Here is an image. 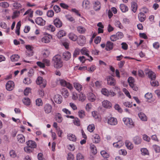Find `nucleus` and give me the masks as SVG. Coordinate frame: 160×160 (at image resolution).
Returning a JSON list of instances; mask_svg holds the SVG:
<instances>
[{"mask_svg": "<svg viewBox=\"0 0 160 160\" xmlns=\"http://www.w3.org/2000/svg\"><path fill=\"white\" fill-rule=\"evenodd\" d=\"M74 156L71 153H69L68 155L67 160H73Z\"/></svg>", "mask_w": 160, "mask_h": 160, "instance_id": "338daca9", "label": "nucleus"}, {"mask_svg": "<svg viewBox=\"0 0 160 160\" xmlns=\"http://www.w3.org/2000/svg\"><path fill=\"white\" fill-rule=\"evenodd\" d=\"M54 24L57 28H61L62 25V23L61 20L58 18H57L54 19L53 21Z\"/></svg>", "mask_w": 160, "mask_h": 160, "instance_id": "f8f14e48", "label": "nucleus"}, {"mask_svg": "<svg viewBox=\"0 0 160 160\" xmlns=\"http://www.w3.org/2000/svg\"><path fill=\"white\" fill-rule=\"evenodd\" d=\"M90 148L91 152L94 154L97 153V150L95 146L93 144H91Z\"/></svg>", "mask_w": 160, "mask_h": 160, "instance_id": "ea45409f", "label": "nucleus"}, {"mask_svg": "<svg viewBox=\"0 0 160 160\" xmlns=\"http://www.w3.org/2000/svg\"><path fill=\"white\" fill-rule=\"evenodd\" d=\"M128 81L130 86L134 90L137 91L138 90V88L136 87V85L134 84L135 80L133 78L131 77H129Z\"/></svg>", "mask_w": 160, "mask_h": 160, "instance_id": "20e7f679", "label": "nucleus"}, {"mask_svg": "<svg viewBox=\"0 0 160 160\" xmlns=\"http://www.w3.org/2000/svg\"><path fill=\"white\" fill-rule=\"evenodd\" d=\"M78 114L80 118H83L85 116L84 112L82 110H81L79 111Z\"/></svg>", "mask_w": 160, "mask_h": 160, "instance_id": "bf43d9fd", "label": "nucleus"}, {"mask_svg": "<svg viewBox=\"0 0 160 160\" xmlns=\"http://www.w3.org/2000/svg\"><path fill=\"white\" fill-rule=\"evenodd\" d=\"M125 144L126 147L128 149L132 150L133 148V144L129 141L126 140Z\"/></svg>", "mask_w": 160, "mask_h": 160, "instance_id": "bb28decb", "label": "nucleus"}, {"mask_svg": "<svg viewBox=\"0 0 160 160\" xmlns=\"http://www.w3.org/2000/svg\"><path fill=\"white\" fill-rule=\"evenodd\" d=\"M58 82L62 86L66 87L70 90H72L73 89L72 85L64 79H59Z\"/></svg>", "mask_w": 160, "mask_h": 160, "instance_id": "7ed1b4c3", "label": "nucleus"}, {"mask_svg": "<svg viewBox=\"0 0 160 160\" xmlns=\"http://www.w3.org/2000/svg\"><path fill=\"white\" fill-rule=\"evenodd\" d=\"M25 47L27 49L26 53L27 54L30 56H32L33 53L32 47L29 45H26Z\"/></svg>", "mask_w": 160, "mask_h": 160, "instance_id": "ddd939ff", "label": "nucleus"}, {"mask_svg": "<svg viewBox=\"0 0 160 160\" xmlns=\"http://www.w3.org/2000/svg\"><path fill=\"white\" fill-rule=\"evenodd\" d=\"M14 82L11 81H8L6 84V89L9 91L12 90L14 88Z\"/></svg>", "mask_w": 160, "mask_h": 160, "instance_id": "423d86ee", "label": "nucleus"}, {"mask_svg": "<svg viewBox=\"0 0 160 160\" xmlns=\"http://www.w3.org/2000/svg\"><path fill=\"white\" fill-rule=\"evenodd\" d=\"M26 144L29 147H31L33 149L37 147V144L35 142L32 140H28Z\"/></svg>", "mask_w": 160, "mask_h": 160, "instance_id": "2eb2a0df", "label": "nucleus"}, {"mask_svg": "<svg viewBox=\"0 0 160 160\" xmlns=\"http://www.w3.org/2000/svg\"><path fill=\"white\" fill-rule=\"evenodd\" d=\"M138 116L141 120L143 121H147V117L144 113L140 112L138 113Z\"/></svg>", "mask_w": 160, "mask_h": 160, "instance_id": "a211bd4d", "label": "nucleus"}, {"mask_svg": "<svg viewBox=\"0 0 160 160\" xmlns=\"http://www.w3.org/2000/svg\"><path fill=\"white\" fill-rule=\"evenodd\" d=\"M80 51L82 54L85 55L87 56H88L89 52L86 48L85 47L83 48Z\"/></svg>", "mask_w": 160, "mask_h": 160, "instance_id": "72a5a7b5", "label": "nucleus"}, {"mask_svg": "<svg viewBox=\"0 0 160 160\" xmlns=\"http://www.w3.org/2000/svg\"><path fill=\"white\" fill-rule=\"evenodd\" d=\"M150 84L153 87L158 86L159 85L158 81H156L155 79H152L151 80Z\"/></svg>", "mask_w": 160, "mask_h": 160, "instance_id": "e433bc0d", "label": "nucleus"}, {"mask_svg": "<svg viewBox=\"0 0 160 160\" xmlns=\"http://www.w3.org/2000/svg\"><path fill=\"white\" fill-rule=\"evenodd\" d=\"M124 124L128 128H132L134 127V122L132 119L128 118H124L122 119Z\"/></svg>", "mask_w": 160, "mask_h": 160, "instance_id": "f03ea898", "label": "nucleus"}, {"mask_svg": "<svg viewBox=\"0 0 160 160\" xmlns=\"http://www.w3.org/2000/svg\"><path fill=\"white\" fill-rule=\"evenodd\" d=\"M72 98L74 100H76L78 99V94L75 92H72Z\"/></svg>", "mask_w": 160, "mask_h": 160, "instance_id": "69168bd1", "label": "nucleus"}, {"mask_svg": "<svg viewBox=\"0 0 160 160\" xmlns=\"http://www.w3.org/2000/svg\"><path fill=\"white\" fill-rule=\"evenodd\" d=\"M51 37L50 36H45L42 38L41 41L45 43H48L50 41Z\"/></svg>", "mask_w": 160, "mask_h": 160, "instance_id": "7c9ffc66", "label": "nucleus"}, {"mask_svg": "<svg viewBox=\"0 0 160 160\" xmlns=\"http://www.w3.org/2000/svg\"><path fill=\"white\" fill-rule=\"evenodd\" d=\"M133 142L136 144H140L141 142V138L138 136L135 137L133 139Z\"/></svg>", "mask_w": 160, "mask_h": 160, "instance_id": "c85d7f7f", "label": "nucleus"}, {"mask_svg": "<svg viewBox=\"0 0 160 160\" xmlns=\"http://www.w3.org/2000/svg\"><path fill=\"white\" fill-rule=\"evenodd\" d=\"M96 69V67L95 65H92L90 67L87 68V70L90 72H93Z\"/></svg>", "mask_w": 160, "mask_h": 160, "instance_id": "13d9d810", "label": "nucleus"}, {"mask_svg": "<svg viewBox=\"0 0 160 160\" xmlns=\"http://www.w3.org/2000/svg\"><path fill=\"white\" fill-rule=\"evenodd\" d=\"M88 95V99L90 101L92 102L95 100L96 99V97L92 93L89 92Z\"/></svg>", "mask_w": 160, "mask_h": 160, "instance_id": "5701e85b", "label": "nucleus"}, {"mask_svg": "<svg viewBox=\"0 0 160 160\" xmlns=\"http://www.w3.org/2000/svg\"><path fill=\"white\" fill-rule=\"evenodd\" d=\"M36 103L37 105L39 106L42 105V100L40 98H38L36 100Z\"/></svg>", "mask_w": 160, "mask_h": 160, "instance_id": "0e129e2a", "label": "nucleus"}, {"mask_svg": "<svg viewBox=\"0 0 160 160\" xmlns=\"http://www.w3.org/2000/svg\"><path fill=\"white\" fill-rule=\"evenodd\" d=\"M82 6L85 9H89L91 7L89 1L88 0H84L82 3Z\"/></svg>", "mask_w": 160, "mask_h": 160, "instance_id": "4468645a", "label": "nucleus"}, {"mask_svg": "<svg viewBox=\"0 0 160 160\" xmlns=\"http://www.w3.org/2000/svg\"><path fill=\"white\" fill-rule=\"evenodd\" d=\"M80 50L78 48H76L74 51L73 53V56L74 58H76L80 52Z\"/></svg>", "mask_w": 160, "mask_h": 160, "instance_id": "4d7b16f0", "label": "nucleus"}, {"mask_svg": "<svg viewBox=\"0 0 160 160\" xmlns=\"http://www.w3.org/2000/svg\"><path fill=\"white\" fill-rule=\"evenodd\" d=\"M54 15V12L52 10H48L47 13V15L48 17H52Z\"/></svg>", "mask_w": 160, "mask_h": 160, "instance_id": "603ef678", "label": "nucleus"}, {"mask_svg": "<svg viewBox=\"0 0 160 160\" xmlns=\"http://www.w3.org/2000/svg\"><path fill=\"white\" fill-rule=\"evenodd\" d=\"M62 120L63 118L61 114L59 113H58L57 115V117L56 118L57 121L59 123H61L62 122Z\"/></svg>", "mask_w": 160, "mask_h": 160, "instance_id": "6e6d98bb", "label": "nucleus"}, {"mask_svg": "<svg viewBox=\"0 0 160 160\" xmlns=\"http://www.w3.org/2000/svg\"><path fill=\"white\" fill-rule=\"evenodd\" d=\"M23 103L27 106L30 105L31 102L30 99L28 98H24L22 100Z\"/></svg>", "mask_w": 160, "mask_h": 160, "instance_id": "37998d69", "label": "nucleus"}, {"mask_svg": "<svg viewBox=\"0 0 160 160\" xmlns=\"http://www.w3.org/2000/svg\"><path fill=\"white\" fill-rule=\"evenodd\" d=\"M118 121L115 118H111V125H115L117 124Z\"/></svg>", "mask_w": 160, "mask_h": 160, "instance_id": "de8ad7c7", "label": "nucleus"}, {"mask_svg": "<svg viewBox=\"0 0 160 160\" xmlns=\"http://www.w3.org/2000/svg\"><path fill=\"white\" fill-rule=\"evenodd\" d=\"M62 95L65 98H67L69 95V93L66 88L62 89Z\"/></svg>", "mask_w": 160, "mask_h": 160, "instance_id": "4c0bfd02", "label": "nucleus"}, {"mask_svg": "<svg viewBox=\"0 0 160 160\" xmlns=\"http://www.w3.org/2000/svg\"><path fill=\"white\" fill-rule=\"evenodd\" d=\"M86 39L85 37L83 35H80L78 38L77 42L81 46H83L86 43Z\"/></svg>", "mask_w": 160, "mask_h": 160, "instance_id": "39448f33", "label": "nucleus"}, {"mask_svg": "<svg viewBox=\"0 0 160 160\" xmlns=\"http://www.w3.org/2000/svg\"><path fill=\"white\" fill-rule=\"evenodd\" d=\"M115 25L116 26L120 29H122L123 28V26L122 25L121 23L119 20H117L115 21Z\"/></svg>", "mask_w": 160, "mask_h": 160, "instance_id": "3c124183", "label": "nucleus"}, {"mask_svg": "<svg viewBox=\"0 0 160 160\" xmlns=\"http://www.w3.org/2000/svg\"><path fill=\"white\" fill-rule=\"evenodd\" d=\"M53 65L54 67L57 68H59L63 66V62L61 56L58 55L54 56L53 58Z\"/></svg>", "mask_w": 160, "mask_h": 160, "instance_id": "f257e3e1", "label": "nucleus"}, {"mask_svg": "<svg viewBox=\"0 0 160 160\" xmlns=\"http://www.w3.org/2000/svg\"><path fill=\"white\" fill-rule=\"evenodd\" d=\"M101 8L100 3L97 1L95 2L93 7L95 11H97L100 10Z\"/></svg>", "mask_w": 160, "mask_h": 160, "instance_id": "473e14b6", "label": "nucleus"}, {"mask_svg": "<svg viewBox=\"0 0 160 160\" xmlns=\"http://www.w3.org/2000/svg\"><path fill=\"white\" fill-rule=\"evenodd\" d=\"M53 100L55 102L60 104L62 102V97L59 94H56L54 96Z\"/></svg>", "mask_w": 160, "mask_h": 160, "instance_id": "dca6fc26", "label": "nucleus"}, {"mask_svg": "<svg viewBox=\"0 0 160 160\" xmlns=\"http://www.w3.org/2000/svg\"><path fill=\"white\" fill-rule=\"evenodd\" d=\"M62 56L65 60L67 61L70 58L71 54L69 52L65 51L63 53Z\"/></svg>", "mask_w": 160, "mask_h": 160, "instance_id": "6ab92c4d", "label": "nucleus"}, {"mask_svg": "<svg viewBox=\"0 0 160 160\" xmlns=\"http://www.w3.org/2000/svg\"><path fill=\"white\" fill-rule=\"evenodd\" d=\"M146 73L148 75V78L151 79H155L156 76L155 73L151 70H148V72H146Z\"/></svg>", "mask_w": 160, "mask_h": 160, "instance_id": "1a4fd4ad", "label": "nucleus"}, {"mask_svg": "<svg viewBox=\"0 0 160 160\" xmlns=\"http://www.w3.org/2000/svg\"><path fill=\"white\" fill-rule=\"evenodd\" d=\"M120 8L123 12H125L128 10V7L123 4H121L119 6Z\"/></svg>", "mask_w": 160, "mask_h": 160, "instance_id": "a878e982", "label": "nucleus"}, {"mask_svg": "<svg viewBox=\"0 0 160 160\" xmlns=\"http://www.w3.org/2000/svg\"><path fill=\"white\" fill-rule=\"evenodd\" d=\"M17 140L19 142L23 143L25 142V138L22 134H18L17 136Z\"/></svg>", "mask_w": 160, "mask_h": 160, "instance_id": "f3484780", "label": "nucleus"}, {"mask_svg": "<svg viewBox=\"0 0 160 160\" xmlns=\"http://www.w3.org/2000/svg\"><path fill=\"white\" fill-rule=\"evenodd\" d=\"M36 83L37 84L41 85L42 84V87L43 88L45 87L46 85V83L45 81H44L42 78L41 77H39L37 78L36 80Z\"/></svg>", "mask_w": 160, "mask_h": 160, "instance_id": "9d476101", "label": "nucleus"}, {"mask_svg": "<svg viewBox=\"0 0 160 160\" xmlns=\"http://www.w3.org/2000/svg\"><path fill=\"white\" fill-rule=\"evenodd\" d=\"M100 153L102 156L105 158H108L110 156L109 154L105 151H101Z\"/></svg>", "mask_w": 160, "mask_h": 160, "instance_id": "79ce46f5", "label": "nucleus"}, {"mask_svg": "<svg viewBox=\"0 0 160 160\" xmlns=\"http://www.w3.org/2000/svg\"><path fill=\"white\" fill-rule=\"evenodd\" d=\"M73 123L74 124L77 126H79L80 125V121L78 118H75L73 120Z\"/></svg>", "mask_w": 160, "mask_h": 160, "instance_id": "5fc2aeb1", "label": "nucleus"}, {"mask_svg": "<svg viewBox=\"0 0 160 160\" xmlns=\"http://www.w3.org/2000/svg\"><path fill=\"white\" fill-rule=\"evenodd\" d=\"M67 138L69 140L72 142H75L77 139V138L75 135L72 133L68 134L67 135Z\"/></svg>", "mask_w": 160, "mask_h": 160, "instance_id": "b1692460", "label": "nucleus"}, {"mask_svg": "<svg viewBox=\"0 0 160 160\" xmlns=\"http://www.w3.org/2000/svg\"><path fill=\"white\" fill-rule=\"evenodd\" d=\"M121 141H119L116 142L114 143L113 145L115 147L120 148L122 146L123 144L121 143Z\"/></svg>", "mask_w": 160, "mask_h": 160, "instance_id": "c03bdc74", "label": "nucleus"}, {"mask_svg": "<svg viewBox=\"0 0 160 160\" xmlns=\"http://www.w3.org/2000/svg\"><path fill=\"white\" fill-rule=\"evenodd\" d=\"M114 108L116 110H117L119 112L121 113L122 112V110L118 104H116Z\"/></svg>", "mask_w": 160, "mask_h": 160, "instance_id": "052dcab7", "label": "nucleus"}, {"mask_svg": "<svg viewBox=\"0 0 160 160\" xmlns=\"http://www.w3.org/2000/svg\"><path fill=\"white\" fill-rule=\"evenodd\" d=\"M138 18L139 20L141 22H143L146 19V16L144 13L141 12L138 14Z\"/></svg>", "mask_w": 160, "mask_h": 160, "instance_id": "393cba45", "label": "nucleus"}, {"mask_svg": "<svg viewBox=\"0 0 160 160\" xmlns=\"http://www.w3.org/2000/svg\"><path fill=\"white\" fill-rule=\"evenodd\" d=\"M69 38L73 41H75L78 39L77 36L73 33L71 32L68 34Z\"/></svg>", "mask_w": 160, "mask_h": 160, "instance_id": "aec40b11", "label": "nucleus"}, {"mask_svg": "<svg viewBox=\"0 0 160 160\" xmlns=\"http://www.w3.org/2000/svg\"><path fill=\"white\" fill-rule=\"evenodd\" d=\"M33 12L31 9H29L25 12L23 15L24 16L28 15L30 18H32L33 17Z\"/></svg>", "mask_w": 160, "mask_h": 160, "instance_id": "c9c22d12", "label": "nucleus"}, {"mask_svg": "<svg viewBox=\"0 0 160 160\" xmlns=\"http://www.w3.org/2000/svg\"><path fill=\"white\" fill-rule=\"evenodd\" d=\"M95 129V126L94 124L89 125L87 127V130L90 132H92Z\"/></svg>", "mask_w": 160, "mask_h": 160, "instance_id": "a18cd8bd", "label": "nucleus"}, {"mask_svg": "<svg viewBox=\"0 0 160 160\" xmlns=\"http://www.w3.org/2000/svg\"><path fill=\"white\" fill-rule=\"evenodd\" d=\"M19 58V56L18 54H13L10 57V59L12 62H16L18 60Z\"/></svg>", "mask_w": 160, "mask_h": 160, "instance_id": "f704fd0d", "label": "nucleus"}, {"mask_svg": "<svg viewBox=\"0 0 160 160\" xmlns=\"http://www.w3.org/2000/svg\"><path fill=\"white\" fill-rule=\"evenodd\" d=\"M140 151L141 152V154L142 155L145 156L149 154L148 151L146 148H142Z\"/></svg>", "mask_w": 160, "mask_h": 160, "instance_id": "a19ab883", "label": "nucleus"}, {"mask_svg": "<svg viewBox=\"0 0 160 160\" xmlns=\"http://www.w3.org/2000/svg\"><path fill=\"white\" fill-rule=\"evenodd\" d=\"M77 29L78 32L81 34L84 33L86 31V28L81 26L78 27Z\"/></svg>", "mask_w": 160, "mask_h": 160, "instance_id": "4be33fe9", "label": "nucleus"}, {"mask_svg": "<svg viewBox=\"0 0 160 160\" xmlns=\"http://www.w3.org/2000/svg\"><path fill=\"white\" fill-rule=\"evenodd\" d=\"M93 142L96 143H98L100 141V138L99 136L97 134H94L93 136Z\"/></svg>", "mask_w": 160, "mask_h": 160, "instance_id": "2f4dec72", "label": "nucleus"}, {"mask_svg": "<svg viewBox=\"0 0 160 160\" xmlns=\"http://www.w3.org/2000/svg\"><path fill=\"white\" fill-rule=\"evenodd\" d=\"M20 14V12L19 11H16L13 12V15L12 18L13 19L18 17Z\"/></svg>", "mask_w": 160, "mask_h": 160, "instance_id": "864d4df0", "label": "nucleus"}, {"mask_svg": "<svg viewBox=\"0 0 160 160\" xmlns=\"http://www.w3.org/2000/svg\"><path fill=\"white\" fill-rule=\"evenodd\" d=\"M24 151L27 153H29L33 151V149L27 146L24 148Z\"/></svg>", "mask_w": 160, "mask_h": 160, "instance_id": "8fccbe9b", "label": "nucleus"}, {"mask_svg": "<svg viewBox=\"0 0 160 160\" xmlns=\"http://www.w3.org/2000/svg\"><path fill=\"white\" fill-rule=\"evenodd\" d=\"M66 32L64 30H61L58 32L57 36L58 38H60L66 35Z\"/></svg>", "mask_w": 160, "mask_h": 160, "instance_id": "cd10ccee", "label": "nucleus"}, {"mask_svg": "<svg viewBox=\"0 0 160 160\" xmlns=\"http://www.w3.org/2000/svg\"><path fill=\"white\" fill-rule=\"evenodd\" d=\"M101 46L102 48H104L105 47V49L107 51L110 50V41H108L106 45L103 43L101 44Z\"/></svg>", "mask_w": 160, "mask_h": 160, "instance_id": "412c9836", "label": "nucleus"}, {"mask_svg": "<svg viewBox=\"0 0 160 160\" xmlns=\"http://www.w3.org/2000/svg\"><path fill=\"white\" fill-rule=\"evenodd\" d=\"M102 105L105 108H109L110 102L109 101L105 100L102 102Z\"/></svg>", "mask_w": 160, "mask_h": 160, "instance_id": "58836bf2", "label": "nucleus"}, {"mask_svg": "<svg viewBox=\"0 0 160 160\" xmlns=\"http://www.w3.org/2000/svg\"><path fill=\"white\" fill-rule=\"evenodd\" d=\"M52 107L51 105L47 103L45 105L44 110L45 112L47 114L51 113L52 111Z\"/></svg>", "mask_w": 160, "mask_h": 160, "instance_id": "0eeeda50", "label": "nucleus"}, {"mask_svg": "<svg viewBox=\"0 0 160 160\" xmlns=\"http://www.w3.org/2000/svg\"><path fill=\"white\" fill-rule=\"evenodd\" d=\"M131 8L132 11L134 12H136L138 8V5L136 2H132Z\"/></svg>", "mask_w": 160, "mask_h": 160, "instance_id": "c756f323", "label": "nucleus"}, {"mask_svg": "<svg viewBox=\"0 0 160 160\" xmlns=\"http://www.w3.org/2000/svg\"><path fill=\"white\" fill-rule=\"evenodd\" d=\"M153 147L157 153H159L160 152V147L159 146L155 145L153 146Z\"/></svg>", "mask_w": 160, "mask_h": 160, "instance_id": "e2e57ef3", "label": "nucleus"}, {"mask_svg": "<svg viewBox=\"0 0 160 160\" xmlns=\"http://www.w3.org/2000/svg\"><path fill=\"white\" fill-rule=\"evenodd\" d=\"M86 99V96L85 94L81 93L79 94V100L81 102H83Z\"/></svg>", "mask_w": 160, "mask_h": 160, "instance_id": "09e8293b", "label": "nucleus"}, {"mask_svg": "<svg viewBox=\"0 0 160 160\" xmlns=\"http://www.w3.org/2000/svg\"><path fill=\"white\" fill-rule=\"evenodd\" d=\"M46 28L52 32H54L55 30V27L52 25H49L48 26H46Z\"/></svg>", "mask_w": 160, "mask_h": 160, "instance_id": "49530a36", "label": "nucleus"}, {"mask_svg": "<svg viewBox=\"0 0 160 160\" xmlns=\"http://www.w3.org/2000/svg\"><path fill=\"white\" fill-rule=\"evenodd\" d=\"M77 160H83V157L82 154L80 153H78L76 156Z\"/></svg>", "mask_w": 160, "mask_h": 160, "instance_id": "774afa93", "label": "nucleus"}, {"mask_svg": "<svg viewBox=\"0 0 160 160\" xmlns=\"http://www.w3.org/2000/svg\"><path fill=\"white\" fill-rule=\"evenodd\" d=\"M35 21L37 24L40 26H44L46 23V21L41 17L37 18L35 19Z\"/></svg>", "mask_w": 160, "mask_h": 160, "instance_id": "6e6552de", "label": "nucleus"}, {"mask_svg": "<svg viewBox=\"0 0 160 160\" xmlns=\"http://www.w3.org/2000/svg\"><path fill=\"white\" fill-rule=\"evenodd\" d=\"M73 85L74 88L78 92L81 91L83 88L82 85L79 82H73Z\"/></svg>", "mask_w": 160, "mask_h": 160, "instance_id": "9b49d317", "label": "nucleus"}, {"mask_svg": "<svg viewBox=\"0 0 160 160\" xmlns=\"http://www.w3.org/2000/svg\"><path fill=\"white\" fill-rule=\"evenodd\" d=\"M116 37L117 38V39H121L123 36V34L122 32H117L116 34Z\"/></svg>", "mask_w": 160, "mask_h": 160, "instance_id": "680f3d73", "label": "nucleus"}]
</instances>
